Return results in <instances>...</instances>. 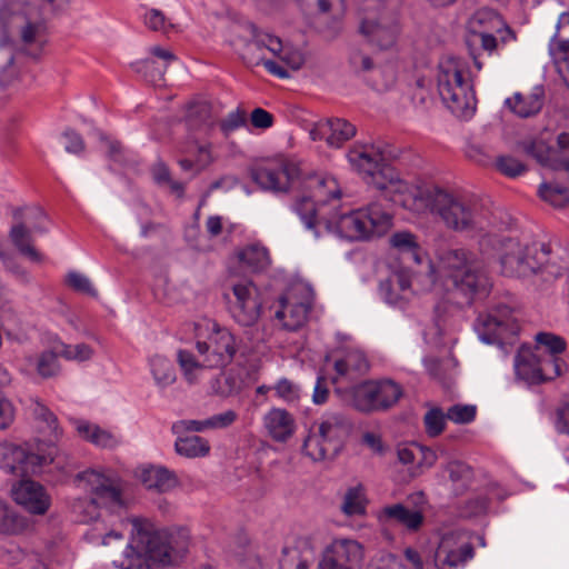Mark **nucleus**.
Here are the masks:
<instances>
[{
  "label": "nucleus",
  "instance_id": "obj_1",
  "mask_svg": "<svg viewBox=\"0 0 569 569\" xmlns=\"http://www.w3.org/2000/svg\"><path fill=\"white\" fill-rule=\"evenodd\" d=\"M401 207L418 213L438 214L446 227L455 231L483 229L488 222V211L480 202L428 180L413 183L401 200Z\"/></svg>",
  "mask_w": 569,
  "mask_h": 569
},
{
  "label": "nucleus",
  "instance_id": "obj_2",
  "mask_svg": "<svg viewBox=\"0 0 569 569\" xmlns=\"http://www.w3.org/2000/svg\"><path fill=\"white\" fill-rule=\"evenodd\" d=\"M132 537L129 552L121 561H114L120 569H149L148 560L162 566L178 563L188 551L189 536L184 531L167 533L142 518L131 519Z\"/></svg>",
  "mask_w": 569,
  "mask_h": 569
},
{
  "label": "nucleus",
  "instance_id": "obj_3",
  "mask_svg": "<svg viewBox=\"0 0 569 569\" xmlns=\"http://www.w3.org/2000/svg\"><path fill=\"white\" fill-rule=\"evenodd\" d=\"M499 263L507 277L540 274L545 281L556 280L569 269V254H556L545 244H526L516 239L501 243Z\"/></svg>",
  "mask_w": 569,
  "mask_h": 569
},
{
  "label": "nucleus",
  "instance_id": "obj_4",
  "mask_svg": "<svg viewBox=\"0 0 569 569\" xmlns=\"http://www.w3.org/2000/svg\"><path fill=\"white\" fill-rule=\"evenodd\" d=\"M351 167L369 183L385 192L393 203L401 206V200L410 192L413 183L400 179L396 170L386 163L382 149L372 143H355L348 152Z\"/></svg>",
  "mask_w": 569,
  "mask_h": 569
},
{
  "label": "nucleus",
  "instance_id": "obj_5",
  "mask_svg": "<svg viewBox=\"0 0 569 569\" xmlns=\"http://www.w3.org/2000/svg\"><path fill=\"white\" fill-rule=\"evenodd\" d=\"M468 73L467 63L459 58L448 57L439 63V94L458 117H468L476 110L477 100Z\"/></svg>",
  "mask_w": 569,
  "mask_h": 569
},
{
  "label": "nucleus",
  "instance_id": "obj_6",
  "mask_svg": "<svg viewBox=\"0 0 569 569\" xmlns=\"http://www.w3.org/2000/svg\"><path fill=\"white\" fill-rule=\"evenodd\" d=\"M392 227V216L382 204L373 202L366 207L341 214L328 228L341 238L370 240L386 234Z\"/></svg>",
  "mask_w": 569,
  "mask_h": 569
},
{
  "label": "nucleus",
  "instance_id": "obj_7",
  "mask_svg": "<svg viewBox=\"0 0 569 569\" xmlns=\"http://www.w3.org/2000/svg\"><path fill=\"white\" fill-rule=\"evenodd\" d=\"M440 272L451 281L455 289L466 295L486 291L488 278L482 262L466 249H450L440 257Z\"/></svg>",
  "mask_w": 569,
  "mask_h": 569
},
{
  "label": "nucleus",
  "instance_id": "obj_8",
  "mask_svg": "<svg viewBox=\"0 0 569 569\" xmlns=\"http://www.w3.org/2000/svg\"><path fill=\"white\" fill-rule=\"evenodd\" d=\"M90 495L88 501H79L76 510L83 509L82 521H91L99 517V508L112 509L123 506L122 486L119 479L96 470H86L77 476Z\"/></svg>",
  "mask_w": 569,
  "mask_h": 569
},
{
  "label": "nucleus",
  "instance_id": "obj_9",
  "mask_svg": "<svg viewBox=\"0 0 569 569\" xmlns=\"http://www.w3.org/2000/svg\"><path fill=\"white\" fill-rule=\"evenodd\" d=\"M249 172L251 180L261 190L273 193L289 192L302 178L300 163L283 154L256 161Z\"/></svg>",
  "mask_w": 569,
  "mask_h": 569
},
{
  "label": "nucleus",
  "instance_id": "obj_10",
  "mask_svg": "<svg viewBox=\"0 0 569 569\" xmlns=\"http://www.w3.org/2000/svg\"><path fill=\"white\" fill-rule=\"evenodd\" d=\"M54 455L52 443L41 441L33 448L0 442V467L12 473L36 472L37 468L51 463Z\"/></svg>",
  "mask_w": 569,
  "mask_h": 569
},
{
  "label": "nucleus",
  "instance_id": "obj_11",
  "mask_svg": "<svg viewBox=\"0 0 569 569\" xmlns=\"http://www.w3.org/2000/svg\"><path fill=\"white\" fill-rule=\"evenodd\" d=\"M206 339H201V333L197 332L196 349L204 358L208 368H223L231 363L238 351L236 337L228 328L214 321L206 323Z\"/></svg>",
  "mask_w": 569,
  "mask_h": 569
},
{
  "label": "nucleus",
  "instance_id": "obj_12",
  "mask_svg": "<svg viewBox=\"0 0 569 569\" xmlns=\"http://www.w3.org/2000/svg\"><path fill=\"white\" fill-rule=\"evenodd\" d=\"M469 32L471 38L479 40L481 49L489 54L495 52L499 44L517 39L516 32L503 18L489 8H481L472 14L469 20Z\"/></svg>",
  "mask_w": 569,
  "mask_h": 569
},
{
  "label": "nucleus",
  "instance_id": "obj_13",
  "mask_svg": "<svg viewBox=\"0 0 569 569\" xmlns=\"http://www.w3.org/2000/svg\"><path fill=\"white\" fill-rule=\"evenodd\" d=\"M229 291L223 292L232 318L241 326L254 325L262 310V302L257 286L251 280L231 281Z\"/></svg>",
  "mask_w": 569,
  "mask_h": 569
},
{
  "label": "nucleus",
  "instance_id": "obj_14",
  "mask_svg": "<svg viewBox=\"0 0 569 569\" xmlns=\"http://www.w3.org/2000/svg\"><path fill=\"white\" fill-rule=\"evenodd\" d=\"M312 302L313 292L308 286H291L278 300L276 319L282 328L297 331L307 323Z\"/></svg>",
  "mask_w": 569,
  "mask_h": 569
},
{
  "label": "nucleus",
  "instance_id": "obj_15",
  "mask_svg": "<svg viewBox=\"0 0 569 569\" xmlns=\"http://www.w3.org/2000/svg\"><path fill=\"white\" fill-rule=\"evenodd\" d=\"M14 223L12 224L9 238L16 249L29 260L40 263L44 260L43 254L34 247L31 229L27 227L32 220L44 219L46 214L40 208L26 207L16 208L12 211Z\"/></svg>",
  "mask_w": 569,
  "mask_h": 569
},
{
  "label": "nucleus",
  "instance_id": "obj_16",
  "mask_svg": "<svg viewBox=\"0 0 569 569\" xmlns=\"http://www.w3.org/2000/svg\"><path fill=\"white\" fill-rule=\"evenodd\" d=\"M475 556V549L467 535L459 531L445 533L435 551L436 569H453L465 566Z\"/></svg>",
  "mask_w": 569,
  "mask_h": 569
},
{
  "label": "nucleus",
  "instance_id": "obj_17",
  "mask_svg": "<svg viewBox=\"0 0 569 569\" xmlns=\"http://www.w3.org/2000/svg\"><path fill=\"white\" fill-rule=\"evenodd\" d=\"M363 559V547L355 539L336 538L322 551L318 569H355Z\"/></svg>",
  "mask_w": 569,
  "mask_h": 569
},
{
  "label": "nucleus",
  "instance_id": "obj_18",
  "mask_svg": "<svg viewBox=\"0 0 569 569\" xmlns=\"http://www.w3.org/2000/svg\"><path fill=\"white\" fill-rule=\"evenodd\" d=\"M479 321L485 333L492 340L510 341L520 331V325L508 307H500L486 316H480Z\"/></svg>",
  "mask_w": 569,
  "mask_h": 569
},
{
  "label": "nucleus",
  "instance_id": "obj_19",
  "mask_svg": "<svg viewBox=\"0 0 569 569\" xmlns=\"http://www.w3.org/2000/svg\"><path fill=\"white\" fill-rule=\"evenodd\" d=\"M317 543L312 535L297 537L291 545L282 548L279 569H309Z\"/></svg>",
  "mask_w": 569,
  "mask_h": 569
},
{
  "label": "nucleus",
  "instance_id": "obj_20",
  "mask_svg": "<svg viewBox=\"0 0 569 569\" xmlns=\"http://www.w3.org/2000/svg\"><path fill=\"white\" fill-rule=\"evenodd\" d=\"M531 154L543 166L553 170L569 171V133L561 132L557 137V148L548 147L542 141H535L530 147Z\"/></svg>",
  "mask_w": 569,
  "mask_h": 569
},
{
  "label": "nucleus",
  "instance_id": "obj_21",
  "mask_svg": "<svg viewBox=\"0 0 569 569\" xmlns=\"http://www.w3.org/2000/svg\"><path fill=\"white\" fill-rule=\"evenodd\" d=\"M12 498L18 505L33 515H44L51 505L46 489L32 480H21L12 489Z\"/></svg>",
  "mask_w": 569,
  "mask_h": 569
},
{
  "label": "nucleus",
  "instance_id": "obj_22",
  "mask_svg": "<svg viewBox=\"0 0 569 569\" xmlns=\"http://www.w3.org/2000/svg\"><path fill=\"white\" fill-rule=\"evenodd\" d=\"M335 383L351 382L363 376L369 365L362 352L351 350L336 359L335 365Z\"/></svg>",
  "mask_w": 569,
  "mask_h": 569
},
{
  "label": "nucleus",
  "instance_id": "obj_23",
  "mask_svg": "<svg viewBox=\"0 0 569 569\" xmlns=\"http://www.w3.org/2000/svg\"><path fill=\"white\" fill-rule=\"evenodd\" d=\"M184 121L189 130L208 134L218 122L213 106L206 100L190 101L186 107Z\"/></svg>",
  "mask_w": 569,
  "mask_h": 569
},
{
  "label": "nucleus",
  "instance_id": "obj_24",
  "mask_svg": "<svg viewBox=\"0 0 569 569\" xmlns=\"http://www.w3.org/2000/svg\"><path fill=\"white\" fill-rule=\"evenodd\" d=\"M268 435L278 442H284L296 431V420L293 416L284 409L272 408L263 418Z\"/></svg>",
  "mask_w": 569,
  "mask_h": 569
},
{
  "label": "nucleus",
  "instance_id": "obj_25",
  "mask_svg": "<svg viewBox=\"0 0 569 569\" xmlns=\"http://www.w3.org/2000/svg\"><path fill=\"white\" fill-rule=\"evenodd\" d=\"M545 100V92L541 87H536L530 92H517L506 100V104L517 116L528 118L537 114Z\"/></svg>",
  "mask_w": 569,
  "mask_h": 569
},
{
  "label": "nucleus",
  "instance_id": "obj_26",
  "mask_svg": "<svg viewBox=\"0 0 569 569\" xmlns=\"http://www.w3.org/2000/svg\"><path fill=\"white\" fill-rule=\"evenodd\" d=\"M380 520H392L403 526L409 531H418L425 521V516L419 510H411L402 503L386 506L380 510Z\"/></svg>",
  "mask_w": 569,
  "mask_h": 569
},
{
  "label": "nucleus",
  "instance_id": "obj_27",
  "mask_svg": "<svg viewBox=\"0 0 569 569\" xmlns=\"http://www.w3.org/2000/svg\"><path fill=\"white\" fill-rule=\"evenodd\" d=\"M315 430L336 450L339 449L341 440L350 430L347 419L338 413L325 417L320 422L315 423Z\"/></svg>",
  "mask_w": 569,
  "mask_h": 569
},
{
  "label": "nucleus",
  "instance_id": "obj_28",
  "mask_svg": "<svg viewBox=\"0 0 569 569\" xmlns=\"http://www.w3.org/2000/svg\"><path fill=\"white\" fill-rule=\"evenodd\" d=\"M246 387L243 369L232 367L220 372L211 382L212 391L222 398H229L240 393Z\"/></svg>",
  "mask_w": 569,
  "mask_h": 569
},
{
  "label": "nucleus",
  "instance_id": "obj_29",
  "mask_svg": "<svg viewBox=\"0 0 569 569\" xmlns=\"http://www.w3.org/2000/svg\"><path fill=\"white\" fill-rule=\"evenodd\" d=\"M139 479L148 489H154L159 492L169 491L178 485L176 473L159 466L142 468L139 472Z\"/></svg>",
  "mask_w": 569,
  "mask_h": 569
},
{
  "label": "nucleus",
  "instance_id": "obj_30",
  "mask_svg": "<svg viewBox=\"0 0 569 569\" xmlns=\"http://www.w3.org/2000/svg\"><path fill=\"white\" fill-rule=\"evenodd\" d=\"M540 353L529 347H521L516 357V372L529 383H540Z\"/></svg>",
  "mask_w": 569,
  "mask_h": 569
},
{
  "label": "nucleus",
  "instance_id": "obj_31",
  "mask_svg": "<svg viewBox=\"0 0 569 569\" xmlns=\"http://www.w3.org/2000/svg\"><path fill=\"white\" fill-rule=\"evenodd\" d=\"M360 32L378 48L389 49L396 43L398 27H387L372 20H363L360 26Z\"/></svg>",
  "mask_w": 569,
  "mask_h": 569
},
{
  "label": "nucleus",
  "instance_id": "obj_32",
  "mask_svg": "<svg viewBox=\"0 0 569 569\" xmlns=\"http://www.w3.org/2000/svg\"><path fill=\"white\" fill-rule=\"evenodd\" d=\"M306 188L309 194L320 203H326L331 199H339L341 196L340 186L333 177H309L306 180Z\"/></svg>",
  "mask_w": 569,
  "mask_h": 569
},
{
  "label": "nucleus",
  "instance_id": "obj_33",
  "mask_svg": "<svg viewBox=\"0 0 569 569\" xmlns=\"http://www.w3.org/2000/svg\"><path fill=\"white\" fill-rule=\"evenodd\" d=\"M377 411L395 406L402 396V388L392 380H370Z\"/></svg>",
  "mask_w": 569,
  "mask_h": 569
},
{
  "label": "nucleus",
  "instance_id": "obj_34",
  "mask_svg": "<svg viewBox=\"0 0 569 569\" xmlns=\"http://www.w3.org/2000/svg\"><path fill=\"white\" fill-rule=\"evenodd\" d=\"M241 266L250 272H261L270 266L268 250L259 244H250L238 253Z\"/></svg>",
  "mask_w": 569,
  "mask_h": 569
},
{
  "label": "nucleus",
  "instance_id": "obj_35",
  "mask_svg": "<svg viewBox=\"0 0 569 569\" xmlns=\"http://www.w3.org/2000/svg\"><path fill=\"white\" fill-rule=\"evenodd\" d=\"M356 127L346 119H330L323 127L326 141L331 147H341L356 134Z\"/></svg>",
  "mask_w": 569,
  "mask_h": 569
},
{
  "label": "nucleus",
  "instance_id": "obj_36",
  "mask_svg": "<svg viewBox=\"0 0 569 569\" xmlns=\"http://www.w3.org/2000/svg\"><path fill=\"white\" fill-rule=\"evenodd\" d=\"M176 452L186 458L194 459V458H203L210 453L211 446L210 442L200 436H186L179 437L174 443Z\"/></svg>",
  "mask_w": 569,
  "mask_h": 569
},
{
  "label": "nucleus",
  "instance_id": "obj_37",
  "mask_svg": "<svg viewBox=\"0 0 569 569\" xmlns=\"http://www.w3.org/2000/svg\"><path fill=\"white\" fill-rule=\"evenodd\" d=\"M28 527V520L0 499V535H21Z\"/></svg>",
  "mask_w": 569,
  "mask_h": 569
},
{
  "label": "nucleus",
  "instance_id": "obj_38",
  "mask_svg": "<svg viewBox=\"0 0 569 569\" xmlns=\"http://www.w3.org/2000/svg\"><path fill=\"white\" fill-rule=\"evenodd\" d=\"M177 362L181 369L184 379L189 383H196L199 381L200 373L203 369H207L204 358L199 360L191 351L180 349L177 353Z\"/></svg>",
  "mask_w": 569,
  "mask_h": 569
},
{
  "label": "nucleus",
  "instance_id": "obj_39",
  "mask_svg": "<svg viewBox=\"0 0 569 569\" xmlns=\"http://www.w3.org/2000/svg\"><path fill=\"white\" fill-rule=\"evenodd\" d=\"M303 451L315 461L327 459L337 452V450L315 430V427H311L310 433L305 440Z\"/></svg>",
  "mask_w": 569,
  "mask_h": 569
},
{
  "label": "nucleus",
  "instance_id": "obj_40",
  "mask_svg": "<svg viewBox=\"0 0 569 569\" xmlns=\"http://www.w3.org/2000/svg\"><path fill=\"white\" fill-rule=\"evenodd\" d=\"M371 381H365L350 390V405L361 412L377 411Z\"/></svg>",
  "mask_w": 569,
  "mask_h": 569
},
{
  "label": "nucleus",
  "instance_id": "obj_41",
  "mask_svg": "<svg viewBox=\"0 0 569 569\" xmlns=\"http://www.w3.org/2000/svg\"><path fill=\"white\" fill-rule=\"evenodd\" d=\"M78 433L86 440L100 446L102 448H111L114 447L117 443V439L114 436L104 430L101 429L97 425H92L89 422H81L77 427Z\"/></svg>",
  "mask_w": 569,
  "mask_h": 569
},
{
  "label": "nucleus",
  "instance_id": "obj_42",
  "mask_svg": "<svg viewBox=\"0 0 569 569\" xmlns=\"http://www.w3.org/2000/svg\"><path fill=\"white\" fill-rule=\"evenodd\" d=\"M567 369L566 361L560 356L540 352V383L560 377Z\"/></svg>",
  "mask_w": 569,
  "mask_h": 569
},
{
  "label": "nucleus",
  "instance_id": "obj_43",
  "mask_svg": "<svg viewBox=\"0 0 569 569\" xmlns=\"http://www.w3.org/2000/svg\"><path fill=\"white\" fill-rule=\"evenodd\" d=\"M537 346L535 350L545 355L560 356L567 349L566 340L551 332H539L536 336Z\"/></svg>",
  "mask_w": 569,
  "mask_h": 569
},
{
  "label": "nucleus",
  "instance_id": "obj_44",
  "mask_svg": "<svg viewBox=\"0 0 569 569\" xmlns=\"http://www.w3.org/2000/svg\"><path fill=\"white\" fill-rule=\"evenodd\" d=\"M60 353L56 351V341H53L48 350L41 352L37 360V372L42 378H51L59 373L60 363L58 358Z\"/></svg>",
  "mask_w": 569,
  "mask_h": 569
},
{
  "label": "nucleus",
  "instance_id": "obj_45",
  "mask_svg": "<svg viewBox=\"0 0 569 569\" xmlns=\"http://www.w3.org/2000/svg\"><path fill=\"white\" fill-rule=\"evenodd\" d=\"M540 199L555 208L565 207L569 203V189L552 183H542L539 187Z\"/></svg>",
  "mask_w": 569,
  "mask_h": 569
},
{
  "label": "nucleus",
  "instance_id": "obj_46",
  "mask_svg": "<svg viewBox=\"0 0 569 569\" xmlns=\"http://www.w3.org/2000/svg\"><path fill=\"white\" fill-rule=\"evenodd\" d=\"M367 500L361 486L348 489L345 495L342 511L347 516L365 515Z\"/></svg>",
  "mask_w": 569,
  "mask_h": 569
},
{
  "label": "nucleus",
  "instance_id": "obj_47",
  "mask_svg": "<svg viewBox=\"0 0 569 569\" xmlns=\"http://www.w3.org/2000/svg\"><path fill=\"white\" fill-rule=\"evenodd\" d=\"M150 363L152 375L159 385L168 386L174 382L176 371L169 359L162 356H153Z\"/></svg>",
  "mask_w": 569,
  "mask_h": 569
},
{
  "label": "nucleus",
  "instance_id": "obj_48",
  "mask_svg": "<svg viewBox=\"0 0 569 569\" xmlns=\"http://www.w3.org/2000/svg\"><path fill=\"white\" fill-rule=\"evenodd\" d=\"M21 40L27 48H31L33 44L41 48L47 41V28L42 21L26 22L24 27L20 32Z\"/></svg>",
  "mask_w": 569,
  "mask_h": 569
},
{
  "label": "nucleus",
  "instance_id": "obj_49",
  "mask_svg": "<svg viewBox=\"0 0 569 569\" xmlns=\"http://www.w3.org/2000/svg\"><path fill=\"white\" fill-rule=\"evenodd\" d=\"M56 351L66 360L86 361L89 360L93 350L86 343L67 345L62 341H56Z\"/></svg>",
  "mask_w": 569,
  "mask_h": 569
},
{
  "label": "nucleus",
  "instance_id": "obj_50",
  "mask_svg": "<svg viewBox=\"0 0 569 569\" xmlns=\"http://www.w3.org/2000/svg\"><path fill=\"white\" fill-rule=\"evenodd\" d=\"M319 202L312 198L311 194L308 197H302L296 203V211L299 213L303 222L309 229H316L320 221L317 218V209L316 206Z\"/></svg>",
  "mask_w": 569,
  "mask_h": 569
},
{
  "label": "nucleus",
  "instance_id": "obj_51",
  "mask_svg": "<svg viewBox=\"0 0 569 569\" xmlns=\"http://www.w3.org/2000/svg\"><path fill=\"white\" fill-rule=\"evenodd\" d=\"M389 242L392 248L401 252L412 253L415 259L418 261L417 252L419 246L417 243L416 237L412 233L408 231L396 232L390 237Z\"/></svg>",
  "mask_w": 569,
  "mask_h": 569
},
{
  "label": "nucleus",
  "instance_id": "obj_52",
  "mask_svg": "<svg viewBox=\"0 0 569 569\" xmlns=\"http://www.w3.org/2000/svg\"><path fill=\"white\" fill-rule=\"evenodd\" d=\"M495 167L501 174L509 178L519 177L527 170L521 161L511 156L498 157Z\"/></svg>",
  "mask_w": 569,
  "mask_h": 569
},
{
  "label": "nucleus",
  "instance_id": "obj_53",
  "mask_svg": "<svg viewBox=\"0 0 569 569\" xmlns=\"http://www.w3.org/2000/svg\"><path fill=\"white\" fill-rule=\"evenodd\" d=\"M247 120L248 118L246 110L242 108H237L219 122V127L224 137H228L237 129L246 126Z\"/></svg>",
  "mask_w": 569,
  "mask_h": 569
},
{
  "label": "nucleus",
  "instance_id": "obj_54",
  "mask_svg": "<svg viewBox=\"0 0 569 569\" xmlns=\"http://www.w3.org/2000/svg\"><path fill=\"white\" fill-rule=\"evenodd\" d=\"M193 150L196 151L194 159L198 171L203 170L213 162L210 143H199L193 141L182 151L192 152Z\"/></svg>",
  "mask_w": 569,
  "mask_h": 569
},
{
  "label": "nucleus",
  "instance_id": "obj_55",
  "mask_svg": "<svg viewBox=\"0 0 569 569\" xmlns=\"http://www.w3.org/2000/svg\"><path fill=\"white\" fill-rule=\"evenodd\" d=\"M446 418L447 417L438 408L429 410L423 419L426 432L430 437L439 436L445 430Z\"/></svg>",
  "mask_w": 569,
  "mask_h": 569
},
{
  "label": "nucleus",
  "instance_id": "obj_56",
  "mask_svg": "<svg viewBox=\"0 0 569 569\" xmlns=\"http://www.w3.org/2000/svg\"><path fill=\"white\" fill-rule=\"evenodd\" d=\"M476 407L470 405H455L447 411L446 417L456 423H469L476 417Z\"/></svg>",
  "mask_w": 569,
  "mask_h": 569
},
{
  "label": "nucleus",
  "instance_id": "obj_57",
  "mask_svg": "<svg viewBox=\"0 0 569 569\" xmlns=\"http://www.w3.org/2000/svg\"><path fill=\"white\" fill-rule=\"evenodd\" d=\"M549 51L557 68L562 63L569 64V40L555 37L550 42Z\"/></svg>",
  "mask_w": 569,
  "mask_h": 569
},
{
  "label": "nucleus",
  "instance_id": "obj_58",
  "mask_svg": "<svg viewBox=\"0 0 569 569\" xmlns=\"http://www.w3.org/2000/svg\"><path fill=\"white\" fill-rule=\"evenodd\" d=\"M465 156L468 160L475 162L478 166H489L491 163V156L486 150L485 147L475 143V142H468L465 149Z\"/></svg>",
  "mask_w": 569,
  "mask_h": 569
},
{
  "label": "nucleus",
  "instance_id": "obj_59",
  "mask_svg": "<svg viewBox=\"0 0 569 569\" xmlns=\"http://www.w3.org/2000/svg\"><path fill=\"white\" fill-rule=\"evenodd\" d=\"M210 430L209 420H193L184 419L179 420L172 425V432L176 435H182L183 432H201Z\"/></svg>",
  "mask_w": 569,
  "mask_h": 569
},
{
  "label": "nucleus",
  "instance_id": "obj_60",
  "mask_svg": "<svg viewBox=\"0 0 569 569\" xmlns=\"http://www.w3.org/2000/svg\"><path fill=\"white\" fill-rule=\"evenodd\" d=\"M258 49L266 48L274 56H280L282 52V41L269 33H257L252 41Z\"/></svg>",
  "mask_w": 569,
  "mask_h": 569
},
{
  "label": "nucleus",
  "instance_id": "obj_61",
  "mask_svg": "<svg viewBox=\"0 0 569 569\" xmlns=\"http://www.w3.org/2000/svg\"><path fill=\"white\" fill-rule=\"evenodd\" d=\"M16 419V408L12 401L0 392V430H7Z\"/></svg>",
  "mask_w": 569,
  "mask_h": 569
},
{
  "label": "nucleus",
  "instance_id": "obj_62",
  "mask_svg": "<svg viewBox=\"0 0 569 569\" xmlns=\"http://www.w3.org/2000/svg\"><path fill=\"white\" fill-rule=\"evenodd\" d=\"M33 413L37 419L47 423L50 432L54 436V438H57L58 437V420H57L56 416L46 406H43L39 402L36 403Z\"/></svg>",
  "mask_w": 569,
  "mask_h": 569
},
{
  "label": "nucleus",
  "instance_id": "obj_63",
  "mask_svg": "<svg viewBox=\"0 0 569 569\" xmlns=\"http://www.w3.org/2000/svg\"><path fill=\"white\" fill-rule=\"evenodd\" d=\"M274 117L262 108H256L250 114V123L256 129H268L272 127Z\"/></svg>",
  "mask_w": 569,
  "mask_h": 569
},
{
  "label": "nucleus",
  "instance_id": "obj_64",
  "mask_svg": "<svg viewBox=\"0 0 569 569\" xmlns=\"http://www.w3.org/2000/svg\"><path fill=\"white\" fill-rule=\"evenodd\" d=\"M144 20L148 28L153 31L168 32V30L172 27L171 24L167 23L164 14L156 9L150 10L146 14Z\"/></svg>",
  "mask_w": 569,
  "mask_h": 569
}]
</instances>
